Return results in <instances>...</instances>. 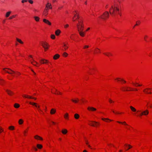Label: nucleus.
Here are the masks:
<instances>
[{
  "label": "nucleus",
  "mask_w": 152,
  "mask_h": 152,
  "mask_svg": "<svg viewBox=\"0 0 152 152\" xmlns=\"http://www.w3.org/2000/svg\"><path fill=\"white\" fill-rule=\"evenodd\" d=\"M143 115H147L149 113L148 111V110H145L142 112Z\"/></svg>",
  "instance_id": "nucleus-19"
},
{
  "label": "nucleus",
  "mask_w": 152,
  "mask_h": 152,
  "mask_svg": "<svg viewBox=\"0 0 152 152\" xmlns=\"http://www.w3.org/2000/svg\"><path fill=\"white\" fill-rule=\"evenodd\" d=\"M7 69L10 70V71H7L6 70H5V72H6L7 73L11 75H12L13 73H15V72L14 71H13L11 69L9 68H7Z\"/></svg>",
  "instance_id": "nucleus-9"
},
{
  "label": "nucleus",
  "mask_w": 152,
  "mask_h": 152,
  "mask_svg": "<svg viewBox=\"0 0 152 152\" xmlns=\"http://www.w3.org/2000/svg\"><path fill=\"white\" fill-rule=\"evenodd\" d=\"M34 18L36 21H39V17L37 16H34Z\"/></svg>",
  "instance_id": "nucleus-32"
},
{
  "label": "nucleus",
  "mask_w": 152,
  "mask_h": 152,
  "mask_svg": "<svg viewBox=\"0 0 152 152\" xmlns=\"http://www.w3.org/2000/svg\"><path fill=\"white\" fill-rule=\"evenodd\" d=\"M28 1V0H23L21 1V2L22 3H24L25 2H26Z\"/></svg>",
  "instance_id": "nucleus-48"
},
{
  "label": "nucleus",
  "mask_w": 152,
  "mask_h": 152,
  "mask_svg": "<svg viewBox=\"0 0 152 152\" xmlns=\"http://www.w3.org/2000/svg\"><path fill=\"white\" fill-rule=\"evenodd\" d=\"M102 120L104 121H105L106 120H109V121H112V120H110V119H108V118H102Z\"/></svg>",
  "instance_id": "nucleus-41"
},
{
  "label": "nucleus",
  "mask_w": 152,
  "mask_h": 152,
  "mask_svg": "<svg viewBox=\"0 0 152 152\" xmlns=\"http://www.w3.org/2000/svg\"><path fill=\"white\" fill-rule=\"evenodd\" d=\"M29 103L35 106L36 107H37V108H38V110H39L42 111L41 110L39 109V107H40L39 106L37 105V104L36 103H34V102H30Z\"/></svg>",
  "instance_id": "nucleus-6"
},
{
  "label": "nucleus",
  "mask_w": 152,
  "mask_h": 152,
  "mask_svg": "<svg viewBox=\"0 0 152 152\" xmlns=\"http://www.w3.org/2000/svg\"><path fill=\"white\" fill-rule=\"evenodd\" d=\"M74 117H75V119H76V114H75Z\"/></svg>",
  "instance_id": "nucleus-62"
},
{
  "label": "nucleus",
  "mask_w": 152,
  "mask_h": 152,
  "mask_svg": "<svg viewBox=\"0 0 152 152\" xmlns=\"http://www.w3.org/2000/svg\"><path fill=\"white\" fill-rule=\"evenodd\" d=\"M34 138L37 140H43L42 137H40L37 135L34 136Z\"/></svg>",
  "instance_id": "nucleus-15"
},
{
  "label": "nucleus",
  "mask_w": 152,
  "mask_h": 152,
  "mask_svg": "<svg viewBox=\"0 0 152 152\" xmlns=\"http://www.w3.org/2000/svg\"><path fill=\"white\" fill-rule=\"evenodd\" d=\"M48 9H45V11L43 13V15H45V16H46L48 14Z\"/></svg>",
  "instance_id": "nucleus-17"
},
{
  "label": "nucleus",
  "mask_w": 152,
  "mask_h": 152,
  "mask_svg": "<svg viewBox=\"0 0 152 152\" xmlns=\"http://www.w3.org/2000/svg\"><path fill=\"white\" fill-rule=\"evenodd\" d=\"M147 37V35H145V37H144V39L145 40V41H147V40H146V38Z\"/></svg>",
  "instance_id": "nucleus-52"
},
{
  "label": "nucleus",
  "mask_w": 152,
  "mask_h": 152,
  "mask_svg": "<svg viewBox=\"0 0 152 152\" xmlns=\"http://www.w3.org/2000/svg\"><path fill=\"white\" fill-rule=\"evenodd\" d=\"M3 129L0 127V133H1L2 131H3Z\"/></svg>",
  "instance_id": "nucleus-50"
},
{
  "label": "nucleus",
  "mask_w": 152,
  "mask_h": 152,
  "mask_svg": "<svg viewBox=\"0 0 152 152\" xmlns=\"http://www.w3.org/2000/svg\"><path fill=\"white\" fill-rule=\"evenodd\" d=\"M5 82V81L2 79L0 78V84L1 85H3L4 83Z\"/></svg>",
  "instance_id": "nucleus-27"
},
{
  "label": "nucleus",
  "mask_w": 152,
  "mask_h": 152,
  "mask_svg": "<svg viewBox=\"0 0 152 152\" xmlns=\"http://www.w3.org/2000/svg\"><path fill=\"white\" fill-rule=\"evenodd\" d=\"M75 16L74 18H73V21H75Z\"/></svg>",
  "instance_id": "nucleus-59"
},
{
  "label": "nucleus",
  "mask_w": 152,
  "mask_h": 152,
  "mask_svg": "<svg viewBox=\"0 0 152 152\" xmlns=\"http://www.w3.org/2000/svg\"><path fill=\"white\" fill-rule=\"evenodd\" d=\"M14 106L15 108H18L20 107V105L18 103H15L14 104Z\"/></svg>",
  "instance_id": "nucleus-30"
},
{
  "label": "nucleus",
  "mask_w": 152,
  "mask_h": 152,
  "mask_svg": "<svg viewBox=\"0 0 152 152\" xmlns=\"http://www.w3.org/2000/svg\"><path fill=\"white\" fill-rule=\"evenodd\" d=\"M116 79L118 81H120V80H121L123 81L124 83H126V81L123 79H121L120 78H116Z\"/></svg>",
  "instance_id": "nucleus-35"
},
{
  "label": "nucleus",
  "mask_w": 152,
  "mask_h": 152,
  "mask_svg": "<svg viewBox=\"0 0 152 152\" xmlns=\"http://www.w3.org/2000/svg\"><path fill=\"white\" fill-rule=\"evenodd\" d=\"M104 54L107 56H112V54L111 53H104Z\"/></svg>",
  "instance_id": "nucleus-29"
},
{
  "label": "nucleus",
  "mask_w": 152,
  "mask_h": 152,
  "mask_svg": "<svg viewBox=\"0 0 152 152\" xmlns=\"http://www.w3.org/2000/svg\"><path fill=\"white\" fill-rule=\"evenodd\" d=\"M128 88H129L130 89V91H133L134 90L133 89H131V88L130 87L128 88V87H125L123 88V91H129V90L127 89Z\"/></svg>",
  "instance_id": "nucleus-16"
},
{
  "label": "nucleus",
  "mask_w": 152,
  "mask_h": 152,
  "mask_svg": "<svg viewBox=\"0 0 152 152\" xmlns=\"http://www.w3.org/2000/svg\"><path fill=\"white\" fill-rule=\"evenodd\" d=\"M96 49L98 50V51H96V53H98V52H99V51H100V50L98 49V48H96Z\"/></svg>",
  "instance_id": "nucleus-57"
},
{
  "label": "nucleus",
  "mask_w": 152,
  "mask_h": 152,
  "mask_svg": "<svg viewBox=\"0 0 152 152\" xmlns=\"http://www.w3.org/2000/svg\"><path fill=\"white\" fill-rule=\"evenodd\" d=\"M42 45L44 48L45 50L48 49V46L49 45L48 43L46 42H44L41 43Z\"/></svg>",
  "instance_id": "nucleus-4"
},
{
  "label": "nucleus",
  "mask_w": 152,
  "mask_h": 152,
  "mask_svg": "<svg viewBox=\"0 0 152 152\" xmlns=\"http://www.w3.org/2000/svg\"><path fill=\"white\" fill-rule=\"evenodd\" d=\"M77 21L78 23H77V28L80 35L82 37L84 36L85 33L83 31V21L81 18L79 17L77 13Z\"/></svg>",
  "instance_id": "nucleus-1"
},
{
  "label": "nucleus",
  "mask_w": 152,
  "mask_h": 152,
  "mask_svg": "<svg viewBox=\"0 0 152 152\" xmlns=\"http://www.w3.org/2000/svg\"><path fill=\"white\" fill-rule=\"evenodd\" d=\"M89 124L93 126H96L99 125V124L97 122L93 121L92 123H90Z\"/></svg>",
  "instance_id": "nucleus-5"
},
{
  "label": "nucleus",
  "mask_w": 152,
  "mask_h": 152,
  "mask_svg": "<svg viewBox=\"0 0 152 152\" xmlns=\"http://www.w3.org/2000/svg\"><path fill=\"white\" fill-rule=\"evenodd\" d=\"M61 132L63 134H66L67 133V131L66 129H64L62 130Z\"/></svg>",
  "instance_id": "nucleus-24"
},
{
  "label": "nucleus",
  "mask_w": 152,
  "mask_h": 152,
  "mask_svg": "<svg viewBox=\"0 0 152 152\" xmlns=\"http://www.w3.org/2000/svg\"><path fill=\"white\" fill-rule=\"evenodd\" d=\"M34 62H31V63L34 66H36V64H37V63L34 60H33Z\"/></svg>",
  "instance_id": "nucleus-37"
},
{
  "label": "nucleus",
  "mask_w": 152,
  "mask_h": 152,
  "mask_svg": "<svg viewBox=\"0 0 152 152\" xmlns=\"http://www.w3.org/2000/svg\"><path fill=\"white\" fill-rule=\"evenodd\" d=\"M109 16V13L108 12L105 11L99 17L103 20L107 19Z\"/></svg>",
  "instance_id": "nucleus-3"
},
{
  "label": "nucleus",
  "mask_w": 152,
  "mask_h": 152,
  "mask_svg": "<svg viewBox=\"0 0 152 152\" xmlns=\"http://www.w3.org/2000/svg\"><path fill=\"white\" fill-rule=\"evenodd\" d=\"M108 7V5H106V7H106V8H107Z\"/></svg>",
  "instance_id": "nucleus-64"
},
{
  "label": "nucleus",
  "mask_w": 152,
  "mask_h": 152,
  "mask_svg": "<svg viewBox=\"0 0 152 152\" xmlns=\"http://www.w3.org/2000/svg\"><path fill=\"white\" fill-rule=\"evenodd\" d=\"M28 1L31 4H32L33 3V1L32 0H28Z\"/></svg>",
  "instance_id": "nucleus-47"
},
{
  "label": "nucleus",
  "mask_w": 152,
  "mask_h": 152,
  "mask_svg": "<svg viewBox=\"0 0 152 152\" xmlns=\"http://www.w3.org/2000/svg\"><path fill=\"white\" fill-rule=\"evenodd\" d=\"M117 122L119 124H123L125 125H127V124H126V122L125 121L122 122H121L118 121H117Z\"/></svg>",
  "instance_id": "nucleus-36"
},
{
  "label": "nucleus",
  "mask_w": 152,
  "mask_h": 152,
  "mask_svg": "<svg viewBox=\"0 0 152 152\" xmlns=\"http://www.w3.org/2000/svg\"><path fill=\"white\" fill-rule=\"evenodd\" d=\"M51 38L53 39H54L55 38V36L54 34H52L51 36Z\"/></svg>",
  "instance_id": "nucleus-40"
},
{
  "label": "nucleus",
  "mask_w": 152,
  "mask_h": 152,
  "mask_svg": "<svg viewBox=\"0 0 152 152\" xmlns=\"http://www.w3.org/2000/svg\"><path fill=\"white\" fill-rule=\"evenodd\" d=\"M16 40L18 42H19L20 43H21V44H23V42H22L21 40H20V39H19L18 38H16Z\"/></svg>",
  "instance_id": "nucleus-31"
},
{
  "label": "nucleus",
  "mask_w": 152,
  "mask_h": 152,
  "mask_svg": "<svg viewBox=\"0 0 152 152\" xmlns=\"http://www.w3.org/2000/svg\"><path fill=\"white\" fill-rule=\"evenodd\" d=\"M63 55L64 56H65V57H66L67 55H68V54L66 53V52H64L63 53Z\"/></svg>",
  "instance_id": "nucleus-42"
},
{
  "label": "nucleus",
  "mask_w": 152,
  "mask_h": 152,
  "mask_svg": "<svg viewBox=\"0 0 152 152\" xmlns=\"http://www.w3.org/2000/svg\"><path fill=\"white\" fill-rule=\"evenodd\" d=\"M88 109L89 110H91L93 111H95L96 110V109L93 107H89L88 108Z\"/></svg>",
  "instance_id": "nucleus-20"
},
{
  "label": "nucleus",
  "mask_w": 152,
  "mask_h": 152,
  "mask_svg": "<svg viewBox=\"0 0 152 152\" xmlns=\"http://www.w3.org/2000/svg\"><path fill=\"white\" fill-rule=\"evenodd\" d=\"M69 26V25L68 24H66L64 26V27L66 28Z\"/></svg>",
  "instance_id": "nucleus-51"
},
{
  "label": "nucleus",
  "mask_w": 152,
  "mask_h": 152,
  "mask_svg": "<svg viewBox=\"0 0 152 152\" xmlns=\"http://www.w3.org/2000/svg\"><path fill=\"white\" fill-rule=\"evenodd\" d=\"M86 145H87L90 148H91V146L88 144V141H87V140H86Z\"/></svg>",
  "instance_id": "nucleus-45"
},
{
  "label": "nucleus",
  "mask_w": 152,
  "mask_h": 152,
  "mask_svg": "<svg viewBox=\"0 0 152 152\" xmlns=\"http://www.w3.org/2000/svg\"><path fill=\"white\" fill-rule=\"evenodd\" d=\"M64 50H66L68 48V47L66 46V45L65 44H64Z\"/></svg>",
  "instance_id": "nucleus-43"
},
{
  "label": "nucleus",
  "mask_w": 152,
  "mask_h": 152,
  "mask_svg": "<svg viewBox=\"0 0 152 152\" xmlns=\"http://www.w3.org/2000/svg\"><path fill=\"white\" fill-rule=\"evenodd\" d=\"M23 97H24L26 98H30V99H33L35 100L37 99L36 98L32 97L31 96H29L28 95H27V96L25 95V96H23Z\"/></svg>",
  "instance_id": "nucleus-12"
},
{
  "label": "nucleus",
  "mask_w": 152,
  "mask_h": 152,
  "mask_svg": "<svg viewBox=\"0 0 152 152\" xmlns=\"http://www.w3.org/2000/svg\"><path fill=\"white\" fill-rule=\"evenodd\" d=\"M46 7L47 8L51 9L52 7L51 4L48 2V3L46 5Z\"/></svg>",
  "instance_id": "nucleus-13"
},
{
  "label": "nucleus",
  "mask_w": 152,
  "mask_h": 152,
  "mask_svg": "<svg viewBox=\"0 0 152 152\" xmlns=\"http://www.w3.org/2000/svg\"><path fill=\"white\" fill-rule=\"evenodd\" d=\"M40 62L42 64H46L48 62V61L44 59H42L40 60Z\"/></svg>",
  "instance_id": "nucleus-7"
},
{
  "label": "nucleus",
  "mask_w": 152,
  "mask_h": 152,
  "mask_svg": "<svg viewBox=\"0 0 152 152\" xmlns=\"http://www.w3.org/2000/svg\"><path fill=\"white\" fill-rule=\"evenodd\" d=\"M118 4L115 3L114 6L112 5L110 10V13L113 16H115L117 14L121 16V13L119 12V10Z\"/></svg>",
  "instance_id": "nucleus-2"
},
{
  "label": "nucleus",
  "mask_w": 152,
  "mask_h": 152,
  "mask_svg": "<svg viewBox=\"0 0 152 152\" xmlns=\"http://www.w3.org/2000/svg\"><path fill=\"white\" fill-rule=\"evenodd\" d=\"M151 89L150 88H146L143 90V91L146 94H151V92H149V91L151 90Z\"/></svg>",
  "instance_id": "nucleus-8"
},
{
  "label": "nucleus",
  "mask_w": 152,
  "mask_h": 152,
  "mask_svg": "<svg viewBox=\"0 0 152 152\" xmlns=\"http://www.w3.org/2000/svg\"><path fill=\"white\" fill-rule=\"evenodd\" d=\"M60 57V55L58 54H56L53 57V59L55 60L57 59Z\"/></svg>",
  "instance_id": "nucleus-18"
},
{
  "label": "nucleus",
  "mask_w": 152,
  "mask_h": 152,
  "mask_svg": "<svg viewBox=\"0 0 152 152\" xmlns=\"http://www.w3.org/2000/svg\"><path fill=\"white\" fill-rule=\"evenodd\" d=\"M109 102H110V103H113L114 102V101H112L111 99H109Z\"/></svg>",
  "instance_id": "nucleus-49"
},
{
  "label": "nucleus",
  "mask_w": 152,
  "mask_h": 152,
  "mask_svg": "<svg viewBox=\"0 0 152 152\" xmlns=\"http://www.w3.org/2000/svg\"><path fill=\"white\" fill-rule=\"evenodd\" d=\"M60 32H61L58 29L56 31L55 33L56 35V36H58L59 35Z\"/></svg>",
  "instance_id": "nucleus-21"
},
{
  "label": "nucleus",
  "mask_w": 152,
  "mask_h": 152,
  "mask_svg": "<svg viewBox=\"0 0 152 152\" xmlns=\"http://www.w3.org/2000/svg\"><path fill=\"white\" fill-rule=\"evenodd\" d=\"M142 115H143V113L142 112L140 114V115L141 116Z\"/></svg>",
  "instance_id": "nucleus-55"
},
{
  "label": "nucleus",
  "mask_w": 152,
  "mask_h": 152,
  "mask_svg": "<svg viewBox=\"0 0 152 152\" xmlns=\"http://www.w3.org/2000/svg\"><path fill=\"white\" fill-rule=\"evenodd\" d=\"M9 128L10 130H14V127L13 126H11L9 127Z\"/></svg>",
  "instance_id": "nucleus-38"
},
{
  "label": "nucleus",
  "mask_w": 152,
  "mask_h": 152,
  "mask_svg": "<svg viewBox=\"0 0 152 152\" xmlns=\"http://www.w3.org/2000/svg\"><path fill=\"white\" fill-rule=\"evenodd\" d=\"M125 146H128L129 148H128L126 149V151H127L129 149L131 148H132V146L131 145H129V144H125Z\"/></svg>",
  "instance_id": "nucleus-22"
},
{
  "label": "nucleus",
  "mask_w": 152,
  "mask_h": 152,
  "mask_svg": "<svg viewBox=\"0 0 152 152\" xmlns=\"http://www.w3.org/2000/svg\"><path fill=\"white\" fill-rule=\"evenodd\" d=\"M140 23V21H137L136 22V23L135 25V26H137Z\"/></svg>",
  "instance_id": "nucleus-46"
},
{
  "label": "nucleus",
  "mask_w": 152,
  "mask_h": 152,
  "mask_svg": "<svg viewBox=\"0 0 152 152\" xmlns=\"http://www.w3.org/2000/svg\"><path fill=\"white\" fill-rule=\"evenodd\" d=\"M43 21L45 23L49 25H51V23L48 20L46 19H43Z\"/></svg>",
  "instance_id": "nucleus-11"
},
{
  "label": "nucleus",
  "mask_w": 152,
  "mask_h": 152,
  "mask_svg": "<svg viewBox=\"0 0 152 152\" xmlns=\"http://www.w3.org/2000/svg\"><path fill=\"white\" fill-rule=\"evenodd\" d=\"M79 115L78 114H77V119L79 118Z\"/></svg>",
  "instance_id": "nucleus-53"
},
{
  "label": "nucleus",
  "mask_w": 152,
  "mask_h": 152,
  "mask_svg": "<svg viewBox=\"0 0 152 152\" xmlns=\"http://www.w3.org/2000/svg\"><path fill=\"white\" fill-rule=\"evenodd\" d=\"M132 84L135 86H142L141 85L138 84L137 83H134L133 82H132Z\"/></svg>",
  "instance_id": "nucleus-25"
},
{
  "label": "nucleus",
  "mask_w": 152,
  "mask_h": 152,
  "mask_svg": "<svg viewBox=\"0 0 152 152\" xmlns=\"http://www.w3.org/2000/svg\"><path fill=\"white\" fill-rule=\"evenodd\" d=\"M73 35H72V36H71L70 37V38H71L72 39H73Z\"/></svg>",
  "instance_id": "nucleus-58"
},
{
  "label": "nucleus",
  "mask_w": 152,
  "mask_h": 152,
  "mask_svg": "<svg viewBox=\"0 0 152 152\" xmlns=\"http://www.w3.org/2000/svg\"><path fill=\"white\" fill-rule=\"evenodd\" d=\"M34 150L35 151H37V148H36V147H34Z\"/></svg>",
  "instance_id": "nucleus-56"
},
{
  "label": "nucleus",
  "mask_w": 152,
  "mask_h": 152,
  "mask_svg": "<svg viewBox=\"0 0 152 152\" xmlns=\"http://www.w3.org/2000/svg\"><path fill=\"white\" fill-rule=\"evenodd\" d=\"M6 91L9 95L11 96L14 94L13 92L10 90L7 89L6 90Z\"/></svg>",
  "instance_id": "nucleus-10"
},
{
  "label": "nucleus",
  "mask_w": 152,
  "mask_h": 152,
  "mask_svg": "<svg viewBox=\"0 0 152 152\" xmlns=\"http://www.w3.org/2000/svg\"><path fill=\"white\" fill-rule=\"evenodd\" d=\"M37 148L39 149H41L42 147V146L40 144H37Z\"/></svg>",
  "instance_id": "nucleus-28"
},
{
  "label": "nucleus",
  "mask_w": 152,
  "mask_h": 152,
  "mask_svg": "<svg viewBox=\"0 0 152 152\" xmlns=\"http://www.w3.org/2000/svg\"><path fill=\"white\" fill-rule=\"evenodd\" d=\"M90 29V28H87V29L86 30V31H88V30H89Z\"/></svg>",
  "instance_id": "nucleus-60"
},
{
  "label": "nucleus",
  "mask_w": 152,
  "mask_h": 152,
  "mask_svg": "<svg viewBox=\"0 0 152 152\" xmlns=\"http://www.w3.org/2000/svg\"><path fill=\"white\" fill-rule=\"evenodd\" d=\"M89 47L88 46V45H85L84 46V48H88Z\"/></svg>",
  "instance_id": "nucleus-54"
},
{
  "label": "nucleus",
  "mask_w": 152,
  "mask_h": 152,
  "mask_svg": "<svg viewBox=\"0 0 152 152\" xmlns=\"http://www.w3.org/2000/svg\"><path fill=\"white\" fill-rule=\"evenodd\" d=\"M130 108L131 109V110L133 112H136V109L134 107H133L132 106H130Z\"/></svg>",
  "instance_id": "nucleus-26"
},
{
  "label": "nucleus",
  "mask_w": 152,
  "mask_h": 152,
  "mask_svg": "<svg viewBox=\"0 0 152 152\" xmlns=\"http://www.w3.org/2000/svg\"><path fill=\"white\" fill-rule=\"evenodd\" d=\"M56 90V91L57 92V93H54V94H61V92H59V91H58L57 90H56V89H55Z\"/></svg>",
  "instance_id": "nucleus-44"
},
{
  "label": "nucleus",
  "mask_w": 152,
  "mask_h": 152,
  "mask_svg": "<svg viewBox=\"0 0 152 152\" xmlns=\"http://www.w3.org/2000/svg\"><path fill=\"white\" fill-rule=\"evenodd\" d=\"M56 112V110L52 108L51 109V110H50V113L51 114H55Z\"/></svg>",
  "instance_id": "nucleus-14"
},
{
  "label": "nucleus",
  "mask_w": 152,
  "mask_h": 152,
  "mask_svg": "<svg viewBox=\"0 0 152 152\" xmlns=\"http://www.w3.org/2000/svg\"><path fill=\"white\" fill-rule=\"evenodd\" d=\"M23 120L22 119H20L19 120L18 123L19 124H23Z\"/></svg>",
  "instance_id": "nucleus-33"
},
{
  "label": "nucleus",
  "mask_w": 152,
  "mask_h": 152,
  "mask_svg": "<svg viewBox=\"0 0 152 152\" xmlns=\"http://www.w3.org/2000/svg\"><path fill=\"white\" fill-rule=\"evenodd\" d=\"M64 118L66 119H68V113H66L64 115Z\"/></svg>",
  "instance_id": "nucleus-34"
},
{
  "label": "nucleus",
  "mask_w": 152,
  "mask_h": 152,
  "mask_svg": "<svg viewBox=\"0 0 152 152\" xmlns=\"http://www.w3.org/2000/svg\"><path fill=\"white\" fill-rule=\"evenodd\" d=\"M83 152H88L86 150H84L83 151Z\"/></svg>",
  "instance_id": "nucleus-63"
},
{
  "label": "nucleus",
  "mask_w": 152,
  "mask_h": 152,
  "mask_svg": "<svg viewBox=\"0 0 152 152\" xmlns=\"http://www.w3.org/2000/svg\"><path fill=\"white\" fill-rule=\"evenodd\" d=\"M56 0H53V2L54 3L56 1Z\"/></svg>",
  "instance_id": "nucleus-61"
},
{
  "label": "nucleus",
  "mask_w": 152,
  "mask_h": 152,
  "mask_svg": "<svg viewBox=\"0 0 152 152\" xmlns=\"http://www.w3.org/2000/svg\"><path fill=\"white\" fill-rule=\"evenodd\" d=\"M16 16V15H13L10 16V17L9 18V19H12L13 18H15V17Z\"/></svg>",
  "instance_id": "nucleus-39"
},
{
  "label": "nucleus",
  "mask_w": 152,
  "mask_h": 152,
  "mask_svg": "<svg viewBox=\"0 0 152 152\" xmlns=\"http://www.w3.org/2000/svg\"><path fill=\"white\" fill-rule=\"evenodd\" d=\"M11 13V12L10 11L7 12L6 14V15H5L6 17L7 18L8 17L10 16V14Z\"/></svg>",
  "instance_id": "nucleus-23"
}]
</instances>
